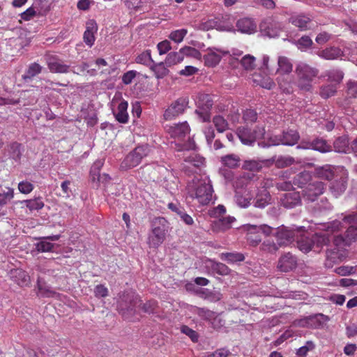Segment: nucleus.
<instances>
[{
	"instance_id": "f257e3e1",
	"label": "nucleus",
	"mask_w": 357,
	"mask_h": 357,
	"mask_svg": "<svg viewBox=\"0 0 357 357\" xmlns=\"http://www.w3.org/2000/svg\"><path fill=\"white\" fill-rule=\"evenodd\" d=\"M296 75V86L303 91L311 92L313 90L312 82L319 75V70L305 63H300L295 69Z\"/></svg>"
},
{
	"instance_id": "f03ea898",
	"label": "nucleus",
	"mask_w": 357,
	"mask_h": 357,
	"mask_svg": "<svg viewBox=\"0 0 357 357\" xmlns=\"http://www.w3.org/2000/svg\"><path fill=\"white\" fill-rule=\"evenodd\" d=\"M167 231V220L162 217L154 218L151 221V231L147 238L149 246L153 248H158L166 239Z\"/></svg>"
},
{
	"instance_id": "7ed1b4c3",
	"label": "nucleus",
	"mask_w": 357,
	"mask_h": 357,
	"mask_svg": "<svg viewBox=\"0 0 357 357\" xmlns=\"http://www.w3.org/2000/svg\"><path fill=\"white\" fill-rule=\"evenodd\" d=\"M265 133V125L259 123L254 127L242 126L236 130V134L240 141L247 146H252L257 140L264 138Z\"/></svg>"
},
{
	"instance_id": "20e7f679",
	"label": "nucleus",
	"mask_w": 357,
	"mask_h": 357,
	"mask_svg": "<svg viewBox=\"0 0 357 357\" xmlns=\"http://www.w3.org/2000/svg\"><path fill=\"white\" fill-rule=\"evenodd\" d=\"M243 229L247 232L246 239L252 246H257L261 241V234L266 236L270 235L273 228L267 225H255L247 224L243 225Z\"/></svg>"
},
{
	"instance_id": "39448f33",
	"label": "nucleus",
	"mask_w": 357,
	"mask_h": 357,
	"mask_svg": "<svg viewBox=\"0 0 357 357\" xmlns=\"http://www.w3.org/2000/svg\"><path fill=\"white\" fill-rule=\"evenodd\" d=\"M149 151L148 145L137 146L126 156L121 164V168L126 170L137 167L149 155Z\"/></svg>"
},
{
	"instance_id": "423d86ee",
	"label": "nucleus",
	"mask_w": 357,
	"mask_h": 357,
	"mask_svg": "<svg viewBox=\"0 0 357 357\" xmlns=\"http://www.w3.org/2000/svg\"><path fill=\"white\" fill-rule=\"evenodd\" d=\"M213 191L209 181H200L190 196L195 198L200 204L207 205L212 199Z\"/></svg>"
},
{
	"instance_id": "0eeeda50",
	"label": "nucleus",
	"mask_w": 357,
	"mask_h": 357,
	"mask_svg": "<svg viewBox=\"0 0 357 357\" xmlns=\"http://www.w3.org/2000/svg\"><path fill=\"white\" fill-rule=\"evenodd\" d=\"M189 98L188 96L180 97L166 109L164 112L165 120H172L184 113L188 107Z\"/></svg>"
},
{
	"instance_id": "6e6552de",
	"label": "nucleus",
	"mask_w": 357,
	"mask_h": 357,
	"mask_svg": "<svg viewBox=\"0 0 357 357\" xmlns=\"http://www.w3.org/2000/svg\"><path fill=\"white\" fill-rule=\"evenodd\" d=\"M325 185L319 181H312L302 190V199L307 202H313L324 193Z\"/></svg>"
},
{
	"instance_id": "1a4fd4ad",
	"label": "nucleus",
	"mask_w": 357,
	"mask_h": 357,
	"mask_svg": "<svg viewBox=\"0 0 357 357\" xmlns=\"http://www.w3.org/2000/svg\"><path fill=\"white\" fill-rule=\"evenodd\" d=\"M166 130L172 138L178 141H183L185 137L190 134V128L188 123L185 121L177 124L167 126Z\"/></svg>"
},
{
	"instance_id": "9d476101",
	"label": "nucleus",
	"mask_w": 357,
	"mask_h": 357,
	"mask_svg": "<svg viewBox=\"0 0 357 357\" xmlns=\"http://www.w3.org/2000/svg\"><path fill=\"white\" fill-rule=\"evenodd\" d=\"M300 231L301 229L296 231L286 227L280 228L275 234L278 246H287L293 243L295 240L296 233Z\"/></svg>"
},
{
	"instance_id": "9b49d317",
	"label": "nucleus",
	"mask_w": 357,
	"mask_h": 357,
	"mask_svg": "<svg viewBox=\"0 0 357 357\" xmlns=\"http://www.w3.org/2000/svg\"><path fill=\"white\" fill-rule=\"evenodd\" d=\"M297 266V259L290 252L282 255L278 259L277 268L282 272H289Z\"/></svg>"
},
{
	"instance_id": "f8f14e48",
	"label": "nucleus",
	"mask_w": 357,
	"mask_h": 357,
	"mask_svg": "<svg viewBox=\"0 0 357 357\" xmlns=\"http://www.w3.org/2000/svg\"><path fill=\"white\" fill-rule=\"evenodd\" d=\"M236 26L238 31L246 34L255 33L257 28V22L255 20L247 17L239 19L236 22Z\"/></svg>"
},
{
	"instance_id": "ddd939ff",
	"label": "nucleus",
	"mask_w": 357,
	"mask_h": 357,
	"mask_svg": "<svg viewBox=\"0 0 357 357\" xmlns=\"http://www.w3.org/2000/svg\"><path fill=\"white\" fill-rule=\"evenodd\" d=\"M8 274L10 278L20 287H27L30 284V276L22 269H11Z\"/></svg>"
},
{
	"instance_id": "4468645a",
	"label": "nucleus",
	"mask_w": 357,
	"mask_h": 357,
	"mask_svg": "<svg viewBox=\"0 0 357 357\" xmlns=\"http://www.w3.org/2000/svg\"><path fill=\"white\" fill-rule=\"evenodd\" d=\"M98 31V25L94 20H89L86 23V30L83 34V40L86 45L92 47L94 44L96 38L95 33Z\"/></svg>"
},
{
	"instance_id": "2eb2a0df",
	"label": "nucleus",
	"mask_w": 357,
	"mask_h": 357,
	"mask_svg": "<svg viewBox=\"0 0 357 357\" xmlns=\"http://www.w3.org/2000/svg\"><path fill=\"white\" fill-rule=\"evenodd\" d=\"M300 139L299 133L296 130H287L284 131L282 134L280 136L278 142L274 143L275 145H278L280 144L287 145V146H293L296 144Z\"/></svg>"
},
{
	"instance_id": "dca6fc26",
	"label": "nucleus",
	"mask_w": 357,
	"mask_h": 357,
	"mask_svg": "<svg viewBox=\"0 0 357 357\" xmlns=\"http://www.w3.org/2000/svg\"><path fill=\"white\" fill-rule=\"evenodd\" d=\"M289 22L301 31H307L312 29V19L303 14L291 16L289 19Z\"/></svg>"
},
{
	"instance_id": "f3484780",
	"label": "nucleus",
	"mask_w": 357,
	"mask_h": 357,
	"mask_svg": "<svg viewBox=\"0 0 357 357\" xmlns=\"http://www.w3.org/2000/svg\"><path fill=\"white\" fill-rule=\"evenodd\" d=\"M236 219L231 216L219 218L212 222L211 229L214 232H225L231 228L232 223Z\"/></svg>"
},
{
	"instance_id": "a211bd4d",
	"label": "nucleus",
	"mask_w": 357,
	"mask_h": 357,
	"mask_svg": "<svg viewBox=\"0 0 357 357\" xmlns=\"http://www.w3.org/2000/svg\"><path fill=\"white\" fill-rule=\"evenodd\" d=\"M278 68L275 73L278 75H289L292 72L293 64L288 57L279 56L277 60Z\"/></svg>"
},
{
	"instance_id": "6ab92c4d",
	"label": "nucleus",
	"mask_w": 357,
	"mask_h": 357,
	"mask_svg": "<svg viewBox=\"0 0 357 357\" xmlns=\"http://www.w3.org/2000/svg\"><path fill=\"white\" fill-rule=\"evenodd\" d=\"M278 86L283 93L286 94H291L294 91L295 82L289 75H278L276 78Z\"/></svg>"
},
{
	"instance_id": "aec40b11",
	"label": "nucleus",
	"mask_w": 357,
	"mask_h": 357,
	"mask_svg": "<svg viewBox=\"0 0 357 357\" xmlns=\"http://www.w3.org/2000/svg\"><path fill=\"white\" fill-rule=\"evenodd\" d=\"M252 198L253 194L248 189H243L241 190L236 191V202L240 207H248L250 205Z\"/></svg>"
},
{
	"instance_id": "412c9836",
	"label": "nucleus",
	"mask_w": 357,
	"mask_h": 357,
	"mask_svg": "<svg viewBox=\"0 0 357 357\" xmlns=\"http://www.w3.org/2000/svg\"><path fill=\"white\" fill-rule=\"evenodd\" d=\"M204 158L195 153H192L184 157V162H185L184 168L185 171H187V169H190L191 167L198 169L204 165Z\"/></svg>"
},
{
	"instance_id": "4be33fe9",
	"label": "nucleus",
	"mask_w": 357,
	"mask_h": 357,
	"mask_svg": "<svg viewBox=\"0 0 357 357\" xmlns=\"http://www.w3.org/2000/svg\"><path fill=\"white\" fill-rule=\"evenodd\" d=\"M128 103L126 100H123L119 104L117 109L114 112L116 120L121 123H126L128 121L129 116L128 113Z\"/></svg>"
},
{
	"instance_id": "5701e85b",
	"label": "nucleus",
	"mask_w": 357,
	"mask_h": 357,
	"mask_svg": "<svg viewBox=\"0 0 357 357\" xmlns=\"http://www.w3.org/2000/svg\"><path fill=\"white\" fill-rule=\"evenodd\" d=\"M47 66L50 72L53 73H67L70 70V66L63 64L54 57L48 59Z\"/></svg>"
},
{
	"instance_id": "b1692460",
	"label": "nucleus",
	"mask_w": 357,
	"mask_h": 357,
	"mask_svg": "<svg viewBox=\"0 0 357 357\" xmlns=\"http://www.w3.org/2000/svg\"><path fill=\"white\" fill-rule=\"evenodd\" d=\"M304 148L312 149L321 153H327L331 150V146L323 138H316L313 139Z\"/></svg>"
},
{
	"instance_id": "393cba45",
	"label": "nucleus",
	"mask_w": 357,
	"mask_h": 357,
	"mask_svg": "<svg viewBox=\"0 0 357 357\" xmlns=\"http://www.w3.org/2000/svg\"><path fill=\"white\" fill-rule=\"evenodd\" d=\"M295 160L291 156H279L278 158L273 157L271 159L265 160L264 162H268V166L275 164L278 168H284L294 164Z\"/></svg>"
},
{
	"instance_id": "a878e982",
	"label": "nucleus",
	"mask_w": 357,
	"mask_h": 357,
	"mask_svg": "<svg viewBox=\"0 0 357 357\" xmlns=\"http://www.w3.org/2000/svg\"><path fill=\"white\" fill-rule=\"evenodd\" d=\"M301 197L299 192H290L284 195L283 205L287 208H293L301 204Z\"/></svg>"
},
{
	"instance_id": "bb28decb",
	"label": "nucleus",
	"mask_w": 357,
	"mask_h": 357,
	"mask_svg": "<svg viewBox=\"0 0 357 357\" xmlns=\"http://www.w3.org/2000/svg\"><path fill=\"white\" fill-rule=\"evenodd\" d=\"M347 177L341 176L339 180H335L331 183L330 189L334 194V196L337 197L343 193L347 189Z\"/></svg>"
},
{
	"instance_id": "cd10ccee",
	"label": "nucleus",
	"mask_w": 357,
	"mask_h": 357,
	"mask_svg": "<svg viewBox=\"0 0 357 357\" xmlns=\"http://www.w3.org/2000/svg\"><path fill=\"white\" fill-rule=\"evenodd\" d=\"M242 119L245 126H252L253 123H261L258 119V114L255 109H246L242 112Z\"/></svg>"
},
{
	"instance_id": "c85d7f7f",
	"label": "nucleus",
	"mask_w": 357,
	"mask_h": 357,
	"mask_svg": "<svg viewBox=\"0 0 357 357\" xmlns=\"http://www.w3.org/2000/svg\"><path fill=\"white\" fill-rule=\"evenodd\" d=\"M326 257L325 265L327 267H332L334 264H337L342 259V255L337 248L327 250Z\"/></svg>"
},
{
	"instance_id": "c756f323",
	"label": "nucleus",
	"mask_w": 357,
	"mask_h": 357,
	"mask_svg": "<svg viewBox=\"0 0 357 357\" xmlns=\"http://www.w3.org/2000/svg\"><path fill=\"white\" fill-rule=\"evenodd\" d=\"M294 184L298 188H305L310 182H312V176L310 172L303 171L294 178Z\"/></svg>"
},
{
	"instance_id": "7c9ffc66",
	"label": "nucleus",
	"mask_w": 357,
	"mask_h": 357,
	"mask_svg": "<svg viewBox=\"0 0 357 357\" xmlns=\"http://www.w3.org/2000/svg\"><path fill=\"white\" fill-rule=\"evenodd\" d=\"M333 147L337 153H347L351 149L347 136L343 135L337 137L333 143Z\"/></svg>"
},
{
	"instance_id": "2f4dec72",
	"label": "nucleus",
	"mask_w": 357,
	"mask_h": 357,
	"mask_svg": "<svg viewBox=\"0 0 357 357\" xmlns=\"http://www.w3.org/2000/svg\"><path fill=\"white\" fill-rule=\"evenodd\" d=\"M197 104L199 109L210 110L213 107V100L210 95L202 93L198 96Z\"/></svg>"
},
{
	"instance_id": "473e14b6",
	"label": "nucleus",
	"mask_w": 357,
	"mask_h": 357,
	"mask_svg": "<svg viewBox=\"0 0 357 357\" xmlns=\"http://www.w3.org/2000/svg\"><path fill=\"white\" fill-rule=\"evenodd\" d=\"M342 55L340 49L337 47L326 48L318 52V56L327 60L336 59Z\"/></svg>"
},
{
	"instance_id": "72a5a7b5",
	"label": "nucleus",
	"mask_w": 357,
	"mask_h": 357,
	"mask_svg": "<svg viewBox=\"0 0 357 357\" xmlns=\"http://www.w3.org/2000/svg\"><path fill=\"white\" fill-rule=\"evenodd\" d=\"M316 174L319 178L331 181L334 177V167L328 165L318 167Z\"/></svg>"
},
{
	"instance_id": "f704fd0d",
	"label": "nucleus",
	"mask_w": 357,
	"mask_h": 357,
	"mask_svg": "<svg viewBox=\"0 0 357 357\" xmlns=\"http://www.w3.org/2000/svg\"><path fill=\"white\" fill-rule=\"evenodd\" d=\"M297 246L298 249L304 253H307L313 248V241L311 236H303L300 239L297 240Z\"/></svg>"
},
{
	"instance_id": "c9c22d12",
	"label": "nucleus",
	"mask_w": 357,
	"mask_h": 357,
	"mask_svg": "<svg viewBox=\"0 0 357 357\" xmlns=\"http://www.w3.org/2000/svg\"><path fill=\"white\" fill-rule=\"evenodd\" d=\"M241 158L236 154H228L221 158V162L226 167L234 169L240 165Z\"/></svg>"
},
{
	"instance_id": "e433bc0d",
	"label": "nucleus",
	"mask_w": 357,
	"mask_h": 357,
	"mask_svg": "<svg viewBox=\"0 0 357 357\" xmlns=\"http://www.w3.org/2000/svg\"><path fill=\"white\" fill-rule=\"evenodd\" d=\"M265 160H245L243 165V169L245 170L250 171V172H259L262 167L263 165H268V162H264Z\"/></svg>"
},
{
	"instance_id": "4c0bfd02",
	"label": "nucleus",
	"mask_w": 357,
	"mask_h": 357,
	"mask_svg": "<svg viewBox=\"0 0 357 357\" xmlns=\"http://www.w3.org/2000/svg\"><path fill=\"white\" fill-rule=\"evenodd\" d=\"M103 163L100 160H98L95 162L90 170V176L91 179L93 183H96V185H98V183H100V180L102 177L100 175V169L102 166Z\"/></svg>"
},
{
	"instance_id": "58836bf2",
	"label": "nucleus",
	"mask_w": 357,
	"mask_h": 357,
	"mask_svg": "<svg viewBox=\"0 0 357 357\" xmlns=\"http://www.w3.org/2000/svg\"><path fill=\"white\" fill-rule=\"evenodd\" d=\"M314 249H320L330 241L329 236L326 234L315 233L312 235Z\"/></svg>"
},
{
	"instance_id": "ea45409f",
	"label": "nucleus",
	"mask_w": 357,
	"mask_h": 357,
	"mask_svg": "<svg viewBox=\"0 0 357 357\" xmlns=\"http://www.w3.org/2000/svg\"><path fill=\"white\" fill-rule=\"evenodd\" d=\"M192 312L197 314L202 319L209 321L215 316V312L206 307H192Z\"/></svg>"
},
{
	"instance_id": "a19ab883",
	"label": "nucleus",
	"mask_w": 357,
	"mask_h": 357,
	"mask_svg": "<svg viewBox=\"0 0 357 357\" xmlns=\"http://www.w3.org/2000/svg\"><path fill=\"white\" fill-rule=\"evenodd\" d=\"M220 257L222 260L228 263L240 262L245 259L244 255L240 252H222Z\"/></svg>"
},
{
	"instance_id": "79ce46f5",
	"label": "nucleus",
	"mask_w": 357,
	"mask_h": 357,
	"mask_svg": "<svg viewBox=\"0 0 357 357\" xmlns=\"http://www.w3.org/2000/svg\"><path fill=\"white\" fill-rule=\"evenodd\" d=\"M21 204H24L31 211H38L44 207V202H43L42 197H38L34 199L23 200Z\"/></svg>"
},
{
	"instance_id": "37998d69",
	"label": "nucleus",
	"mask_w": 357,
	"mask_h": 357,
	"mask_svg": "<svg viewBox=\"0 0 357 357\" xmlns=\"http://www.w3.org/2000/svg\"><path fill=\"white\" fill-rule=\"evenodd\" d=\"M135 62L146 66H151L154 63L151 58V51L146 50L135 58Z\"/></svg>"
},
{
	"instance_id": "c03bdc74",
	"label": "nucleus",
	"mask_w": 357,
	"mask_h": 357,
	"mask_svg": "<svg viewBox=\"0 0 357 357\" xmlns=\"http://www.w3.org/2000/svg\"><path fill=\"white\" fill-rule=\"evenodd\" d=\"M271 196L266 189L256 196L255 206L258 208H264L269 203Z\"/></svg>"
},
{
	"instance_id": "a18cd8bd",
	"label": "nucleus",
	"mask_w": 357,
	"mask_h": 357,
	"mask_svg": "<svg viewBox=\"0 0 357 357\" xmlns=\"http://www.w3.org/2000/svg\"><path fill=\"white\" fill-rule=\"evenodd\" d=\"M204 60L206 66L213 67L219 63L221 56L214 52H210L204 56Z\"/></svg>"
},
{
	"instance_id": "49530a36",
	"label": "nucleus",
	"mask_w": 357,
	"mask_h": 357,
	"mask_svg": "<svg viewBox=\"0 0 357 357\" xmlns=\"http://www.w3.org/2000/svg\"><path fill=\"white\" fill-rule=\"evenodd\" d=\"M42 71V67L37 63H33L29 65L25 74L22 76L24 80L31 79L36 75L40 74Z\"/></svg>"
},
{
	"instance_id": "de8ad7c7",
	"label": "nucleus",
	"mask_w": 357,
	"mask_h": 357,
	"mask_svg": "<svg viewBox=\"0 0 357 357\" xmlns=\"http://www.w3.org/2000/svg\"><path fill=\"white\" fill-rule=\"evenodd\" d=\"M256 59L254 56L246 54L241 58L240 63L245 70H252L256 67Z\"/></svg>"
},
{
	"instance_id": "09e8293b",
	"label": "nucleus",
	"mask_w": 357,
	"mask_h": 357,
	"mask_svg": "<svg viewBox=\"0 0 357 357\" xmlns=\"http://www.w3.org/2000/svg\"><path fill=\"white\" fill-rule=\"evenodd\" d=\"M213 123L219 132H223L228 129L227 121L220 115H216L213 119Z\"/></svg>"
},
{
	"instance_id": "8fccbe9b",
	"label": "nucleus",
	"mask_w": 357,
	"mask_h": 357,
	"mask_svg": "<svg viewBox=\"0 0 357 357\" xmlns=\"http://www.w3.org/2000/svg\"><path fill=\"white\" fill-rule=\"evenodd\" d=\"M337 92V84H327L320 88L319 94L321 98L327 99L333 96Z\"/></svg>"
},
{
	"instance_id": "3c124183",
	"label": "nucleus",
	"mask_w": 357,
	"mask_h": 357,
	"mask_svg": "<svg viewBox=\"0 0 357 357\" xmlns=\"http://www.w3.org/2000/svg\"><path fill=\"white\" fill-rule=\"evenodd\" d=\"M279 249L278 243L271 239L265 240L260 246V250L266 253H275Z\"/></svg>"
},
{
	"instance_id": "603ef678",
	"label": "nucleus",
	"mask_w": 357,
	"mask_h": 357,
	"mask_svg": "<svg viewBox=\"0 0 357 357\" xmlns=\"http://www.w3.org/2000/svg\"><path fill=\"white\" fill-rule=\"evenodd\" d=\"M183 60V56L180 50L178 52H172L169 53L166 57L165 63L168 66H172L181 62Z\"/></svg>"
},
{
	"instance_id": "864d4df0",
	"label": "nucleus",
	"mask_w": 357,
	"mask_h": 357,
	"mask_svg": "<svg viewBox=\"0 0 357 357\" xmlns=\"http://www.w3.org/2000/svg\"><path fill=\"white\" fill-rule=\"evenodd\" d=\"M325 76L328 77L329 81L338 84L342 80L344 73L340 70L333 69L326 71Z\"/></svg>"
},
{
	"instance_id": "5fc2aeb1",
	"label": "nucleus",
	"mask_w": 357,
	"mask_h": 357,
	"mask_svg": "<svg viewBox=\"0 0 357 357\" xmlns=\"http://www.w3.org/2000/svg\"><path fill=\"white\" fill-rule=\"evenodd\" d=\"M151 69L155 72V74L158 78H162L167 75L169 72L168 69L162 62L156 64L153 63L151 66Z\"/></svg>"
},
{
	"instance_id": "6e6d98bb",
	"label": "nucleus",
	"mask_w": 357,
	"mask_h": 357,
	"mask_svg": "<svg viewBox=\"0 0 357 357\" xmlns=\"http://www.w3.org/2000/svg\"><path fill=\"white\" fill-rule=\"evenodd\" d=\"M213 271L220 275H227L230 273V269L225 264L220 262H213L211 265Z\"/></svg>"
},
{
	"instance_id": "4d7b16f0",
	"label": "nucleus",
	"mask_w": 357,
	"mask_h": 357,
	"mask_svg": "<svg viewBox=\"0 0 357 357\" xmlns=\"http://www.w3.org/2000/svg\"><path fill=\"white\" fill-rule=\"evenodd\" d=\"M187 33L188 30L185 29H178L171 32L169 38L175 43H179L183 41Z\"/></svg>"
},
{
	"instance_id": "13d9d810",
	"label": "nucleus",
	"mask_w": 357,
	"mask_h": 357,
	"mask_svg": "<svg viewBox=\"0 0 357 357\" xmlns=\"http://www.w3.org/2000/svg\"><path fill=\"white\" fill-rule=\"evenodd\" d=\"M183 56H190L195 59H199L201 56L200 52L192 47L185 46L181 49Z\"/></svg>"
},
{
	"instance_id": "bf43d9fd",
	"label": "nucleus",
	"mask_w": 357,
	"mask_h": 357,
	"mask_svg": "<svg viewBox=\"0 0 357 357\" xmlns=\"http://www.w3.org/2000/svg\"><path fill=\"white\" fill-rule=\"evenodd\" d=\"M38 289L39 294L43 297H53L56 294L54 291L45 284H41L39 281L38 282Z\"/></svg>"
},
{
	"instance_id": "052dcab7",
	"label": "nucleus",
	"mask_w": 357,
	"mask_h": 357,
	"mask_svg": "<svg viewBox=\"0 0 357 357\" xmlns=\"http://www.w3.org/2000/svg\"><path fill=\"white\" fill-rule=\"evenodd\" d=\"M347 93L350 98H357V80H349L347 82Z\"/></svg>"
},
{
	"instance_id": "680f3d73",
	"label": "nucleus",
	"mask_w": 357,
	"mask_h": 357,
	"mask_svg": "<svg viewBox=\"0 0 357 357\" xmlns=\"http://www.w3.org/2000/svg\"><path fill=\"white\" fill-rule=\"evenodd\" d=\"M13 189L8 188L7 192H0V207L6 205L7 202L13 198Z\"/></svg>"
},
{
	"instance_id": "e2e57ef3",
	"label": "nucleus",
	"mask_w": 357,
	"mask_h": 357,
	"mask_svg": "<svg viewBox=\"0 0 357 357\" xmlns=\"http://www.w3.org/2000/svg\"><path fill=\"white\" fill-rule=\"evenodd\" d=\"M209 323L214 329H219L225 325V321L221 317V314L215 312V316L209 321Z\"/></svg>"
},
{
	"instance_id": "0e129e2a",
	"label": "nucleus",
	"mask_w": 357,
	"mask_h": 357,
	"mask_svg": "<svg viewBox=\"0 0 357 357\" xmlns=\"http://www.w3.org/2000/svg\"><path fill=\"white\" fill-rule=\"evenodd\" d=\"M346 241L349 243L357 241V227L351 225L348 227L345 234Z\"/></svg>"
},
{
	"instance_id": "69168bd1",
	"label": "nucleus",
	"mask_w": 357,
	"mask_h": 357,
	"mask_svg": "<svg viewBox=\"0 0 357 357\" xmlns=\"http://www.w3.org/2000/svg\"><path fill=\"white\" fill-rule=\"evenodd\" d=\"M33 185L27 181H21L18 184V190L22 194H29L33 191Z\"/></svg>"
},
{
	"instance_id": "338daca9",
	"label": "nucleus",
	"mask_w": 357,
	"mask_h": 357,
	"mask_svg": "<svg viewBox=\"0 0 357 357\" xmlns=\"http://www.w3.org/2000/svg\"><path fill=\"white\" fill-rule=\"evenodd\" d=\"M181 331L188 335L192 342H196L198 341L199 335L197 333L188 326H182L181 328Z\"/></svg>"
},
{
	"instance_id": "774afa93",
	"label": "nucleus",
	"mask_w": 357,
	"mask_h": 357,
	"mask_svg": "<svg viewBox=\"0 0 357 357\" xmlns=\"http://www.w3.org/2000/svg\"><path fill=\"white\" fill-rule=\"evenodd\" d=\"M53 248L54 245L52 243L45 241H41L36 244V248L40 252H50Z\"/></svg>"
}]
</instances>
